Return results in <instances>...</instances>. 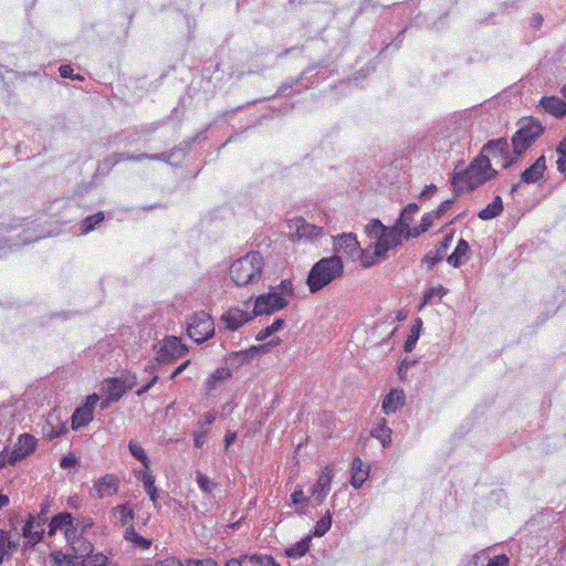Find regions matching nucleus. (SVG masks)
Instances as JSON below:
<instances>
[{"label":"nucleus","mask_w":566,"mask_h":566,"mask_svg":"<svg viewBox=\"0 0 566 566\" xmlns=\"http://www.w3.org/2000/svg\"><path fill=\"white\" fill-rule=\"evenodd\" d=\"M332 525V516L327 512L324 516L321 517L319 521L316 522L314 526V535L315 536H323L326 534V532L331 528Z\"/></svg>","instance_id":"nucleus-45"},{"label":"nucleus","mask_w":566,"mask_h":566,"mask_svg":"<svg viewBox=\"0 0 566 566\" xmlns=\"http://www.w3.org/2000/svg\"><path fill=\"white\" fill-rule=\"evenodd\" d=\"M271 290L285 300L294 295V285L291 279L282 280L279 285L272 286Z\"/></svg>","instance_id":"nucleus-43"},{"label":"nucleus","mask_w":566,"mask_h":566,"mask_svg":"<svg viewBox=\"0 0 566 566\" xmlns=\"http://www.w3.org/2000/svg\"><path fill=\"white\" fill-rule=\"evenodd\" d=\"M311 543V536L307 535L291 547L286 549V555L292 558H300L304 556L308 548Z\"/></svg>","instance_id":"nucleus-34"},{"label":"nucleus","mask_w":566,"mask_h":566,"mask_svg":"<svg viewBox=\"0 0 566 566\" xmlns=\"http://www.w3.org/2000/svg\"><path fill=\"white\" fill-rule=\"evenodd\" d=\"M546 158L544 155L538 157L533 165L526 168L520 176V181L523 184H535L544 177L546 171Z\"/></svg>","instance_id":"nucleus-21"},{"label":"nucleus","mask_w":566,"mask_h":566,"mask_svg":"<svg viewBox=\"0 0 566 566\" xmlns=\"http://www.w3.org/2000/svg\"><path fill=\"white\" fill-rule=\"evenodd\" d=\"M437 219L433 212H428L422 216L421 223L419 227H413V231L407 233V238H416L421 233L426 232L433 223V220Z\"/></svg>","instance_id":"nucleus-38"},{"label":"nucleus","mask_w":566,"mask_h":566,"mask_svg":"<svg viewBox=\"0 0 566 566\" xmlns=\"http://www.w3.org/2000/svg\"><path fill=\"white\" fill-rule=\"evenodd\" d=\"M442 259L434 251H430L424 255L422 263L426 264L428 270H431Z\"/></svg>","instance_id":"nucleus-52"},{"label":"nucleus","mask_w":566,"mask_h":566,"mask_svg":"<svg viewBox=\"0 0 566 566\" xmlns=\"http://www.w3.org/2000/svg\"><path fill=\"white\" fill-rule=\"evenodd\" d=\"M135 385V377L133 379H124L120 377L108 378L106 380V394L108 401H118L128 390Z\"/></svg>","instance_id":"nucleus-18"},{"label":"nucleus","mask_w":566,"mask_h":566,"mask_svg":"<svg viewBox=\"0 0 566 566\" xmlns=\"http://www.w3.org/2000/svg\"><path fill=\"white\" fill-rule=\"evenodd\" d=\"M391 429L386 424L385 419L373 429L371 436L378 439L384 447L388 446L391 441Z\"/></svg>","instance_id":"nucleus-33"},{"label":"nucleus","mask_w":566,"mask_h":566,"mask_svg":"<svg viewBox=\"0 0 566 566\" xmlns=\"http://www.w3.org/2000/svg\"><path fill=\"white\" fill-rule=\"evenodd\" d=\"M72 549L76 557H85L93 554L94 546L93 544L84 538L83 536L76 541V545H72Z\"/></svg>","instance_id":"nucleus-40"},{"label":"nucleus","mask_w":566,"mask_h":566,"mask_svg":"<svg viewBox=\"0 0 566 566\" xmlns=\"http://www.w3.org/2000/svg\"><path fill=\"white\" fill-rule=\"evenodd\" d=\"M124 537L135 547L142 549H148L151 546V541L139 535L133 526L126 528Z\"/></svg>","instance_id":"nucleus-32"},{"label":"nucleus","mask_w":566,"mask_h":566,"mask_svg":"<svg viewBox=\"0 0 566 566\" xmlns=\"http://www.w3.org/2000/svg\"><path fill=\"white\" fill-rule=\"evenodd\" d=\"M480 153L488 156L489 159L492 158L504 169L510 168L518 160V156L515 155L513 150L510 151L509 143L505 138L489 140L483 145Z\"/></svg>","instance_id":"nucleus-7"},{"label":"nucleus","mask_w":566,"mask_h":566,"mask_svg":"<svg viewBox=\"0 0 566 566\" xmlns=\"http://www.w3.org/2000/svg\"><path fill=\"white\" fill-rule=\"evenodd\" d=\"M80 566H113L109 558L102 554L96 553L90 556H85Z\"/></svg>","instance_id":"nucleus-39"},{"label":"nucleus","mask_w":566,"mask_h":566,"mask_svg":"<svg viewBox=\"0 0 566 566\" xmlns=\"http://www.w3.org/2000/svg\"><path fill=\"white\" fill-rule=\"evenodd\" d=\"M419 207L417 203H409L401 212L399 219L396 222V227L399 228L400 231L405 234V239L407 238V233L413 231L411 228V223L413 221V216L418 212Z\"/></svg>","instance_id":"nucleus-25"},{"label":"nucleus","mask_w":566,"mask_h":566,"mask_svg":"<svg viewBox=\"0 0 566 566\" xmlns=\"http://www.w3.org/2000/svg\"><path fill=\"white\" fill-rule=\"evenodd\" d=\"M366 232L370 238L376 239L375 254L382 255L401 244L405 234L396 226L386 228L378 219L371 220L367 227Z\"/></svg>","instance_id":"nucleus-5"},{"label":"nucleus","mask_w":566,"mask_h":566,"mask_svg":"<svg viewBox=\"0 0 566 566\" xmlns=\"http://www.w3.org/2000/svg\"><path fill=\"white\" fill-rule=\"evenodd\" d=\"M333 478V468L331 465H325L321 470L315 484L311 489L312 495L315 497L318 504H322L325 501L331 490Z\"/></svg>","instance_id":"nucleus-16"},{"label":"nucleus","mask_w":566,"mask_h":566,"mask_svg":"<svg viewBox=\"0 0 566 566\" xmlns=\"http://www.w3.org/2000/svg\"><path fill=\"white\" fill-rule=\"evenodd\" d=\"M18 547V543L10 539L9 533L0 530V565L3 563L6 556Z\"/></svg>","instance_id":"nucleus-35"},{"label":"nucleus","mask_w":566,"mask_h":566,"mask_svg":"<svg viewBox=\"0 0 566 566\" xmlns=\"http://www.w3.org/2000/svg\"><path fill=\"white\" fill-rule=\"evenodd\" d=\"M74 523L78 526L80 531L83 533L86 532V530H88L90 527L93 526L94 522L91 517H78V518H74Z\"/></svg>","instance_id":"nucleus-54"},{"label":"nucleus","mask_w":566,"mask_h":566,"mask_svg":"<svg viewBox=\"0 0 566 566\" xmlns=\"http://www.w3.org/2000/svg\"><path fill=\"white\" fill-rule=\"evenodd\" d=\"M66 542L72 546L76 545V541L82 537V532L78 526L73 522L64 532Z\"/></svg>","instance_id":"nucleus-46"},{"label":"nucleus","mask_w":566,"mask_h":566,"mask_svg":"<svg viewBox=\"0 0 566 566\" xmlns=\"http://www.w3.org/2000/svg\"><path fill=\"white\" fill-rule=\"evenodd\" d=\"M556 154H557V160H556L557 170L559 172L566 175V136L557 145Z\"/></svg>","instance_id":"nucleus-44"},{"label":"nucleus","mask_w":566,"mask_h":566,"mask_svg":"<svg viewBox=\"0 0 566 566\" xmlns=\"http://www.w3.org/2000/svg\"><path fill=\"white\" fill-rule=\"evenodd\" d=\"M119 490V479L115 474H104L93 482L90 495L102 500L115 495Z\"/></svg>","instance_id":"nucleus-13"},{"label":"nucleus","mask_w":566,"mask_h":566,"mask_svg":"<svg viewBox=\"0 0 566 566\" xmlns=\"http://www.w3.org/2000/svg\"><path fill=\"white\" fill-rule=\"evenodd\" d=\"M470 245L464 239H460L454 251L447 258V262L453 268H458L468 260Z\"/></svg>","instance_id":"nucleus-27"},{"label":"nucleus","mask_w":566,"mask_h":566,"mask_svg":"<svg viewBox=\"0 0 566 566\" xmlns=\"http://www.w3.org/2000/svg\"><path fill=\"white\" fill-rule=\"evenodd\" d=\"M509 557L504 554L494 556L488 563V566H509Z\"/></svg>","instance_id":"nucleus-56"},{"label":"nucleus","mask_w":566,"mask_h":566,"mask_svg":"<svg viewBox=\"0 0 566 566\" xmlns=\"http://www.w3.org/2000/svg\"><path fill=\"white\" fill-rule=\"evenodd\" d=\"M38 446V439L30 433H22L18 437L13 449L11 450L8 463L11 465L17 464L21 460L31 455Z\"/></svg>","instance_id":"nucleus-11"},{"label":"nucleus","mask_w":566,"mask_h":566,"mask_svg":"<svg viewBox=\"0 0 566 566\" xmlns=\"http://www.w3.org/2000/svg\"><path fill=\"white\" fill-rule=\"evenodd\" d=\"M289 301L277 295L270 289L268 293L261 294L254 300L253 313L254 316L270 315L285 308Z\"/></svg>","instance_id":"nucleus-9"},{"label":"nucleus","mask_w":566,"mask_h":566,"mask_svg":"<svg viewBox=\"0 0 566 566\" xmlns=\"http://www.w3.org/2000/svg\"><path fill=\"white\" fill-rule=\"evenodd\" d=\"M335 250L350 259H355L361 252L357 238L352 233L336 237Z\"/></svg>","instance_id":"nucleus-19"},{"label":"nucleus","mask_w":566,"mask_h":566,"mask_svg":"<svg viewBox=\"0 0 566 566\" xmlns=\"http://www.w3.org/2000/svg\"><path fill=\"white\" fill-rule=\"evenodd\" d=\"M207 434H208V431H206V430L205 431H199V432L195 433L193 442H195V447L196 448H198V449L202 448Z\"/></svg>","instance_id":"nucleus-58"},{"label":"nucleus","mask_w":566,"mask_h":566,"mask_svg":"<svg viewBox=\"0 0 566 566\" xmlns=\"http://www.w3.org/2000/svg\"><path fill=\"white\" fill-rule=\"evenodd\" d=\"M158 380V376H154L150 381H148L146 385H144L143 387H140L137 391H136V395L137 396H142L144 394H146Z\"/></svg>","instance_id":"nucleus-62"},{"label":"nucleus","mask_w":566,"mask_h":566,"mask_svg":"<svg viewBox=\"0 0 566 566\" xmlns=\"http://www.w3.org/2000/svg\"><path fill=\"white\" fill-rule=\"evenodd\" d=\"M283 326H284V319L276 318V319H274V322L271 325H269V326L262 328L260 332H258L255 339L260 340V342L264 340L268 337H270L273 333L282 329Z\"/></svg>","instance_id":"nucleus-42"},{"label":"nucleus","mask_w":566,"mask_h":566,"mask_svg":"<svg viewBox=\"0 0 566 566\" xmlns=\"http://www.w3.org/2000/svg\"><path fill=\"white\" fill-rule=\"evenodd\" d=\"M452 235H446L437 245L434 252L443 259L446 255L447 250L450 248L452 243Z\"/></svg>","instance_id":"nucleus-50"},{"label":"nucleus","mask_w":566,"mask_h":566,"mask_svg":"<svg viewBox=\"0 0 566 566\" xmlns=\"http://www.w3.org/2000/svg\"><path fill=\"white\" fill-rule=\"evenodd\" d=\"M190 364V360H186L184 361L182 364H180L175 370L174 373L171 374L170 378L171 379H175L179 374H181L186 368L187 366Z\"/></svg>","instance_id":"nucleus-64"},{"label":"nucleus","mask_w":566,"mask_h":566,"mask_svg":"<svg viewBox=\"0 0 566 566\" xmlns=\"http://www.w3.org/2000/svg\"><path fill=\"white\" fill-rule=\"evenodd\" d=\"M344 263L337 255L323 258L308 272L306 283L311 293H317L334 280L342 276Z\"/></svg>","instance_id":"nucleus-2"},{"label":"nucleus","mask_w":566,"mask_h":566,"mask_svg":"<svg viewBox=\"0 0 566 566\" xmlns=\"http://www.w3.org/2000/svg\"><path fill=\"white\" fill-rule=\"evenodd\" d=\"M99 397L97 394H92L86 397L85 403L75 409L72 415L71 426L73 430H78L86 427L93 420V413Z\"/></svg>","instance_id":"nucleus-14"},{"label":"nucleus","mask_w":566,"mask_h":566,"mask_svg":"<svg viewBox=\"0 0 566 566\" xmlns=\"http://www.w3.org/2000/svg\"><path fill=\"white\" fill-rule=\"evenodd\" d=\"M448 292H449L448 289H446L442 285L429 287L423 293L422 300L418 306L419 311L424 308L427 305L431 304L433 298L438 297L439 300H441L444 295L448 294Z\"/></svg>","instance_id":"nucleus-31"},{"label":"nucleus","mask_w":566,"mask_h":566,"mask_svg":"<svg viewBox=\"0 0 566 566\" xmlns=\"http://www.w3.org/2000/svg\"><path fill=\"white\" fill-rule=\"evenodd\" d=\"M113 516L117 520L120 526L127 525L134 520L135 513L129 504L117 505L112 509Z\"/></svg>","instance_id":"nucleus-30"},{"label":"nucleus","mask_w":566,"mask_h":566,"mask_svg":"<svg viewBox=\"0 0 566 566\" xmlns=\"http://www.w3.org/2000/svg\"><path fill=\"white\" fill-rule=\"evenodd\" d=\"M232 377V371L229 367L217 368L205 381L207 394H211L221 384L226 382Z\"/></svg>","instance_id":"nucleus-24"},{"label":"nucleus","mask_w":566,"mask_h":566,"mask_svg":"<svg viewBox=\"0 0 566 566\" xmlns=\"http://www.w3.org/2000/svg\"><path fill=\"white\" fill-rule=\"evenodd\" d=\"M197 483L200 490L205 493H211V491L214 488V483L211 481L209 476H207L203 473L198 472L197 473Z\"/></svg>","instance_id":"nucleus-47"},{"label":"nucleus","mask_w":566,"mask_h":566,"mask_svg":"<svg viewBox=\"0 0 566 566\" xmlns=\"http://www.w3.org/2000/svg\"><path fill=\"white\" fill-rule=\"evenodd\" d=\"M187 566H218L217 562L207 558V559H189L187 562Z\"/></svg>","instance_id":"nucleus-57"},{"label":"nucleus","mask_w":566,"mask_h":566,"mask_svg":"<svg viewBox=\"0 0 566 566\" xmlns=\"http://www.w3.org/2000/svg\"><path fill=\"white\" fill-rule=\"evenodd\" d=\"M135 476L143 483L146 493L149 495L151 502L156 503L158 500V490L155 486V476L149 469L135 472Z\"/></svg>","instance_id":"nucleus-26"},{"label":"nucleus","mask_w":566,"mask_h":566,"mask_svg":"<svg viewBox=\"0 0 566 566\" xmlns=\"http://www.w3.org/2000/svg\"><path fill=\"white\" fill-rule=\"evenodd\" d=\"M155 566H182L180 560L176 558H167L160 562H157Z\"/></svg>","instance_id":"nucleus-63"},{"label":"nucleus","mask_w":566,"mask_h":566,"mask_svg":"<svg viewBox=\"0 0 566 566\" xmlns=\"http://www.w3.org/2000/svg\"><path fill=\"white\" fill-rule=\"evenodd\" d=\"M496 175L497 172L492 168L489 157L480 153L468 167L460 168L459 165L455 166L451 176V184L457 192L471 191L493 179Z\"/></svg>","instance_id":"nucleus-1"},{"label":"nucleus","mask_w":566,"mask_h":566,"mask_svg":"<svg viewBox=\"0 0 566 566\" xmlns=\"http://www.w3.org/2000/svg\"><path fill=\"white\" fill-rule=\"evenodd\" d=\"M50 504L44 503L38 515H30L22 527V535L30 545L40 543L44 535V525L48 522Z\"/></svg>","instance_id":"nucleus-8"},{"label":"nucleus","mask_w":566,"mask_h":566,"mask_svg":"<svg viewBox=\"0 0 566 566\" xmlns=\"http://www.w3.org/2000/svg\"><path fill=\"white\" fill-rule=\"evenodd\" d=\"M538 106L555 118H563L566 115V101L556 95L543 96Z\"/></svg>","instance_id":"nucleus-20"},{"label":"nucleus","mask_w":566,"mask_h":566,"mask_svg":"<svg viewBox=\"0 0 566 566\" xmlns=\"http://www.w3.org/2000/svg\"><path fill=\"white\" fill-rule=\"evenodd\" d=\"M250 560L254 563V566H280L272 556H251Z\"/></svg>","instance_id":"nucleus-49"},{"label":"nucleus","mask_w":566,"mask_h":566,"mask_svg":"<svg viewBox=\"0 0 566 566\" xmlns=\"http://www.w3.org/2000/svg\"><path fill=\"white\" fill-rule=\"evenodd\" d=\"M289 228L293 231V240L312 242L323 237V229L307 222L303 218H296L290 221Z\"/></svg>","instance_id":"nucleus-10"},{"label":"nucleus","mask_w":566,"mask_h":566,"mask_svg":"<svg viewBox=\"0 0 566 566\" xmlns=\"http://www.w3.org/2000/svg\"><path fill=\"white\" fill-rule=\"evenodd\" d=\"M66 431H67L66 424L62 423L59 428H52L49 431L48 437L50 439H55V438L60 437L61 434L65 433Z\"/></svg>","instance_id":"nucleus-59"},{"label":"nucleus","mask_w":566,"mask_h":566,"mask_svg":"<svg viewBox=\"0 0 566 566\" xmlns=\"http://www.w3.org/2000/svg\"><path fill=\"white\" fill-rule=\"evenodd\" d=\"M370 467L364 465L359 457L353 459L350 467V484L354 489L358 490L369 476Z\"/></svg>","instance_id":"nucleus-22"},{"label":"nucleus","mask_w":566,"mask_h":566,"mask_svg":"<svg viewBox=\"0 0 566 566\" xmlns=\"http://www.w3.org/2000/svg\"><path fill=\"white\" fill-rule=\"evenodd\" d=\"M75 554H64L61 551H54L50 554V559L54 566H75Z\"/></svg>","instance_id":"nucleus-36"},{"label":"nucleus","mask_w":566,"mask_h":566,"mask_svg":"<svg viewBox=\"0 0 566 566\" xmlns=\"http://www.w3.org/2000/svg\"><path fill=\"white\" fill-rule=\"evenodd\" d=\"M307 503H308V499L305 496L302 488L296 489L291 494V504L292 505H300V504L306 505Z\"/></svg>","instance_id":"nucleus-51"},{"label":"nucleus","mask_w":566,"mask_h":566,"mask_svg":"<svg viewBox=\"0 0 566 566\" xmlns=\"http://www.w3.org/2000/svg\"><path fill=\"white\" fill-rule=\"evenodd\" d=\"M187 334L198 344L208 340L214 334L212 317L205 311L193 313L187 323Z\"/></svg>","instance_id":"nucleus-6"},{"label":"nucleus","mask_w":566,"mask_h":566,"mask_svg":"<svg viewBox=\"0 0 566 566\" xmlns=\"http://www.w3.org/2000/svg\"><path fill=\"white\" fill-rule=\"evenodd\" d=\"M406 396L400 389H391L382 400V410L386 415L395 413L405 405Z\"/></svg>","instance_id":"nucleus-23"},{"label":"nucleus","mask_w":566,"mask_h":566,"mask_svg":"<svg viewBox=\"0 0 566 566\" xmlns=\"http://www.w3.org/2000/svg\"><path fill=\"white\" fill-rule=\"evenodd\" d=\"M356 258H358L360 260V263L364 268H370L374 264H376V262L380 258H382V255H376L375 252L373 254H368L366 251L361 250V252L358 253V255H356Z\"/></svg>","instance_id":"nucleus-48"},{"label":"nucleus","mask_w":566,"mask_h":566,"mask_svg":"<svg viewBox=\"0 0 566 566\" xmlns=\"http://www.w3.org/2000/svg\"><path fill=\"white\" fill-rule=\"evenodd\" d=\"M253 311L241 310L238 306L230 307L220 317V324L224 329L234 332L254 318Z\"/></svg>","instance_id":"nucleus-12"},{"label":"nucleus","mask_w":566,"mask_h":566,"mask_svg":"<svg viewBox=\"0 0 566 566\" xmlns=\"http://www.w3.org/2000/svg\"><path fill=\"white\" fill-rule=\"evenodd\" d=\"M128 449H129L130 454L134 458H136L138 461H140L145 469L150 468V460H149L145 449L139 443H137L135 441H129Z\"/></svg>","instance_id":"nucleus-37"},{"label":"nucleus","mask_w":566,"mask_h":566,"mask_svg":"<svg viewBox=\"0 0 566 566\" xmlns=\"http://www.w3.org/2000/svg\"><path fill=\"white\" fill-rule=\"evenodd\" d=\"M74 517L69 512H63L54 515L49 523L48 534L53 536L57 531H65L72 523Z\"/></svg>","instance_id":"nucleus-28"},{"label":"nucleus","mask_w":566,"mask_h":566,"mask_svg":"<svg viewBox=\"0 0 566 566\" xmlns=\"http://www.w3.org/2000/svg\"><path fill=\"white\" fill-rule=\"evenodd\" d=\"M59 73L63 78H72L73 74H74V70L71 65L65 64V65H61L59 67Z\"/></svg>","instance_id":"nucleus-60"},{"label":"nucleus","mask_w":566,"mask_h":566,"mask_svg":"<svg viewBox=\"0 0 566 566\" xmlns=\"http://www.w3.org/2000/svg\"><path fill=\"white\" fill-rule=\"evenodd\" d=\"M438 190V188L434 186V185H430L428 186L424 190H422L419 195V198L422 199V200H427L429 199L433 193H436V191Z\"/></svg>","instance_id":"nucleus-61"},{"label":"nucleus","mask_w":566,"mask_h":566,"mask_svg":"<svg viewBox=\"0 0 566 566\" xmlns=\"http://www.w3.org/2000/svg\"><path fill=\"white\" fill-rule=\"evenodd\" d=\"M503 209L502 198L500 196H495L492 202L478 213V217L481 220H491L500 216L503 212Z\"/></svg>","instance_id":"nucleus-29"},{"label":"nucleus","mask_w":566,"mask_h":566,"mask_svg":"<svg viewBox=\"0 0 566 566\" xmlns=\"http://www.w3.org/2000/svg\"><path fill=\"white\" fill-rule=\"evenodd\" d=\"M104 213L102 211L86 217L82 221V233L87 234L88 232L93 231L97 224H99L104 220Z\"/></svg>","instance_id":"nucleus-41"},{"label":"nucleus","mask_w":566,"mask_h":566,"mask_svg":"<svg viewBox=\"0 0 566 566\" xmlns=\"http://www.w3.org/2000/svg\"><path fill=\"white\" fill-rule=\"evenodd\" d=\"M516 125L517 130L513 134L511 143L513 153L520 158L544 135L546 128L533 116L522 117Z\"/></svg>","instance_id":"nucleus-4"},{"label":"nucleus","mask_w":566,"mask_h":566,"mask_svg":"<svg viewBox=\"0 0 566 566\" xmlns=\"http://www.w3.org/2000/svg\"><path fill=\"white\" fill-rule=\"evenodd\" d=\"M77 463H78V459L74 454L70 453L67 455H64L61 459L60 467L62 469H70V468L75 467Z\"/></svg>","instance_id":"nucleus-53"},{"label":"nucleus","mask_w":566,"mask_h":566,"mask_svg":"<svg viewBox=\"0 0 566 566\" xmlns=\"http://www.w3.org/2000/svg\"><path fill=\"white\" fill-rule=\"evenodd\" d=\"M453 203V199H447L441 202L436 210H432L436 218H440L444 212H447Z\"/></svg>","instance_id":"nucleus-55"},{"label":"nucleus","mask_w":566,"mask_h":566,"mask_svg":"<svg viewBox=\"0 0 566 566\" xmlns=\"http://www.w3.org/2000/svg\"><path fill=\"white\" fill-rule=\"evenodd\" d=\"M154 160V161H168V156L165 153L159 154H139V155H130L127 153H114L109 157L104 159V164L108 165L111 168L117 166L118 164L127 160V161H140V160Z\"/></svg>","instance_id":"nucleus-17"},{"label":"nucleus","mask_w":566,"mask_h":566,"mask_svg":"<svg viewBox=\"0 0 566 566\" xmlns=\"http://www.w3.org/2000/svg\"><path fill=\"white\" fill-rule=\"evenodd\" d=\"M263 268L262 254L259 251H250L231 264L230 276L237 285L252 284L260 280Z\"/></svg>","instance_id":"nucleus-3"},{"label":"nucleus","mask_w":566,"mask_h":566,"mask_svg":"<svg viewBox=\"0 0 566 566\" xmlns=\"http://www.w3.org/2000/svg\"><path fill=\"white\" fill-rule=\"evenodd\" d=\"M187 353V347L176 336L166 337L157 352V360L160 363L170 361Z\"/></svg>","instance_id":"nucleus-15"}]
</instances>
